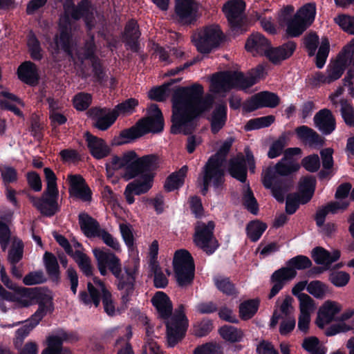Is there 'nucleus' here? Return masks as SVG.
<instances>
[{
	"mask_svg": "<svg viewBox=\"0 0 354 354\" xmlns=\"http://www.w3.org/2000/svg\"><path fill=\"white\" fill-rule=\"evenodd\" d=\"M203 86L194 84L176 89L172 97V127L174 133H188L194 128V119L209 109L212 100L203 98Z\"/></svg>",
	"mask_w": 354,
	"mask_h": 354,
	"instance_id": "f257e3e1",
	"label": "nucleus"
},
{
	"mask_svg": "<svg viewBox=\"0 0 354 354\" xmlns=\"http://www.w3.org/2000/svg\"><path fill=\"white\" fill-rule=\"evenodd\" d=\"M64 15L59 20V37H57L53 43H50L48 50L54 57L61 52L70 55L75 60L74 50H75V41L73 37L72 31L75 28L71 19H77L82 16L85 18L86 26L91 28L93 24L90 22L93 12L88 3L82 1L78 8H75L72 0H66L64 3Z\"/></svg>",
	"mask_w": 354,
	"mask_h": 354,
	"instance_id": "f03ea898",
	"label": "nucleus"
},
{
	"mask_svg": "<svg viewBox=\"0 0 354 354\" xmlns=\"http://www.w3.org/2000/svg\"><path fill=\"white\" fill-rule=\"evenodd\" d=\"M93 252L97 260L100 274L106 275L107 268H109L118 279V288L121 292L123 301H128L129 297L134 290L136 275L139 266L138 259L133 266L127 265L122 270L120 259L113 253L106 252L100 248L93 249Z\"/></svg>",
	"mask_w": 354,
	"mask_h": 354,
	"instance_id": "7ed1b4c3",
	"label": "nucleus"
},
{
	"mask_svg": "<svg viewBox=\"0 0 354 354\" xmlns=\"http://www.w3.org/2000/svg\"><path fill=\"white\" fill-rule=\"evenodd\" d=\"M301 153V149L299 147L286 149L283 158L276 164L275 167L268 168L262 174L264 187L271 190L273 196L278 201H283L284 192L277 186V175L288 176L299 170L300 165L294 156H300Z\"/></svg>",
	"mask_w": 354,
	"mask_h": 354,
	"instance_id": "20e7f679",
	"label": "nucleus"
},
{
	"mask_svg": "<svg viewBox=\"0 0 354 354\" xmlns=\"http://www.w3.org/2000/svg\"><path fill=\"white\" fill-rule=\"evenodd\" d=\"M264 77V68L259 66L248 76L237 71L225 72L214 75L211 80L210 91L216 93H225L232 88H248Z\"/></svg>",
	"mask_w": 354,
	"mask_h": 354,
	"instance_id": "39448f33",
	"label": "nucleus"
},
{
	"mask_svg": "<svg viewBox=\"0 0 354 354\" xmlns=\"http://www.w3.org/2000/svg\"><path fill=\"white\" fill-rule=\"evenodd\" d=\"M348 69V76L354 78V42L347 45L337 57L327 66L325 74L316 73L313 80L316 83L330 84L338 80Z\"/></svg>",
	"mask_w": 354,
	"mask_h": 354,
	"instance_id": "423d86ee",
	"label": "nucleus"
},
{
	"mask_svg": "<svg viewBox=\"0 0 354 354\" xmlns=\"http://www.w3.org/2000/svg\"><path fill=\"white\" fill-rule=\"evenodd\" d=\"M88 292H81L80 294V301L86 305L93 304L98 306L100 299L102 300L104 311L111 316L117 313V309L112 295L104 283L97 277H93L87 283Z\"/></svg>",
	"mask_w": 354,
	"mask_h": 354,
	"instance_id": "0eeeda50",
	"label": "nucleus"
},
{
	"mask_svg": "<svg viewBox=\"0 0 354 354\" xmlns=\"http://www.w3.org/2000/svg\"><path fill=\"white\" fill-rule=\"evenodd\" d=\"M234 138H227L223 144L219 151L210 158L204 168L203 189V192L207 190L209 185L219 186L223 182V162L226 153L230 150Z\"/></svg>",
	"mask_w": 354,
	"mask_h": 354,
	"instance_id": "6e6552de",
	"label": "nucleus"
},
{
	"mask_svg": "<svg viewBox=\"0 0 354 354\" xmlns=\"http://www.w3.org/2000/svg\"><path fill=\"white\" fill-rule=\"evenodd\" d=\"M164 127L162 114L156 104H151L147 109V116L140 120L137 126L122 132L121 136L127 140L136 139L149 132H160Z\"/></svg>",
	"mask_w": 354,
	"mask_h": 354,
	"instance_id": "1a4fd4ad",
	"label": "nucleus"
},
{
	"mask_svg": "<svg viewBox=\"0 0 354 354\" xmlns=\"http://www.w3.org/2000/svg\"><path fill=\"white\" fill-rule=\"evenodd\" d=\"M44 174L47 182V188L44 192L42 198L30 197V199L35 207L41 214L46 216H52L58 210L56 176L50 168H45Z\"/></svg>",
	"mask_w": 354,
	"mask_h": 354,
	"instance_id": "9d476101",
	"label": "nucleus"
},
{
	"mask_svg": "<svg viewBox=\"0 0 354 354\" xmlns=\"http://www.w3.org/2000/svg\"><path fill=\"white\" fill-rule=\"evenodd\" d=\"M173 263L178 285L180 288L191 285L194 277V265L189 252L185 250L176 251Z\"/></svg>",
	"mask_w": 354,
	"mask_h": 354,
	"instance_id": "9b49d317",
	"label": "nucleus"
},
{
	"mask_svg": "<svg viewBox=\"0 0 354 354\" xmlns=\"http://www.w3.org/2000/svg\"><path fill=\"white\" fill-rule=\"evenodd\" d=\"M223 39L222 32L217 26H210L200 30L192 37V41L201 53H208L217 47Z\"/></svg>",
	"mask_w": 354,
	"mask_h": 354,
	"instance_id": "f8f14e48",
	"label": "nucleus"
},
{
	"mask_svg": "<svg viewBox=\"0 0 354 354\" xmlns=\"http://www.w3.org/2000/svg\"><path fill=\"white\" fill-rule=\"evenodd\" d=\"M214 223L198 222L196 226L194 241L195 244L207 254L213 253L218 247L216 240L213 236Z\"/></svg>",
	"mask_w": 354,
	"mask_h": 354,
	"instance_id": "ddd939ff",
	"label": "nucleus"
},
{
	"mask_svg": "<svg viewBox=\"0 0 354 354\" xmlns=\"http://www.w3.org/2000/svg\"><path fill=\"white\" fill-rule=\"evenodd\" d=\"M158 167V158L154 155L145 156L139 158L136 157L126 168L123 178L128 180L140 174H151V171Z\"/></svg>",
	"mask_w": 354,
	"mask_h": 354,
	"instance_id": "4468645a",
	"label": "nucleus"
},
{
	"mask_svg": "<svg viewBox=\"0 0 354 354\" xmlns=\"http://www.w3.org/2000/svg\"><path fill=\"white\" fill-rule=\"evenodd\" d=\"M167 338L169 346H174L185 335L187 328V320L180 312L173 316L167 323Z\"/></svg>",
	"mask_w": 354,
	"mask_h": 354,
	"instance_id": "2eb2a0df",
	"label": "nucleus"
},
{
	"mask_svg": "<svg viewBox=\"0 0 354 354\" xmlns=\"http://www.w3.org/2000/svg\"><path fill=\"white\" fill-rule=\"evenodd\" d=\"M246 163L250 171L254 172V161L253 156L250 151H246L245 156L239 154L236 157L232 158L228 169L231 176L241 182H244L246 179Z\"/></svg>",
	"mask_w": 354,
	"mask_h": 354,
	"instance_id": "dca6fc26",
	"label": "nucleus"
},
{
	"mask_svg": "<svg viewBox=\"0 0 354 354\" xmlns=\"http://www.w3.org/2000/svg\"><path fill=\"white\" fill-rule=\"evenodd\" d=\"M141 176L129 183L124 192L126 201L133 204L135 201L134 194L140 195L147 192L152 187L153 176L152 174H140Z\"/></svg>",
	"mask_w": 354,
	"mask_h": 354,
	"instance_id": "f3484780",
	"label": "nucleus"
},
{
	"mask_svg": "<svg viewBox=\"0 0 354 354\" xmlns=\"http://www.w3.org/2000/svg\"><path fill=\"white\" fill-rule=\"evenodd\" d=\"M342 306L333 300L325 301L319 308L315 319L316 325L324 328L335 320L336 316L342 311Z\"/></svg>",
	"mask_w": 354,
	"mask_h": 354,
	"instance_id": "a211bd4d",
	"label": "nucleus"
},
{
	"mask_svg": "<svg viewBox=\"0 0 354 354\" xmlns=\"http://www.w3.org/2000/svg\"><path fill=\"white\" fill-rule=\"evenodd\" d=\"M280 102L277 95L268 91L260 92L243 104V109L252 111L262 107L274 108Z\"/></svg>",
	"mask_w": 354,
	"mask_h": 354,
	"instance_id": "6ab92c4d",
	"label": "nucleus"
},
{
	"mask_svg": "<svg viewBox=\"0 0 354 354\" xmlns=\"http://www.w3.org/2000/svg\"><path fill=\"white\" fill-rule=\"evenodd\" d=\"M198 5L194 0H176L175 16L184 24H190L198 17Z\"/></svg>",
	"mask_w": 354,
	"mask_h": 354,
	"instance_id": "aec40b11",
	"label": "nucleus"
},
{
	"mask_svg": "<svg viewBox=\"0 0 354 354\" xmlns=\"http://www.w3.org/2000/svg\"><path fill=\"white\" fill-rule=\"evenodd\" d=\"M245 7V4L242 0H230L223 7L229 23L234 30L239 27L242 21V13Z\"/></svg>",
	"mask_w": 354,
	"mask_h": 354,
	"instance_id": "412c9836",
	"label": "nucleus"
},
{
	"mask_svg": "<svg viewBox=\"0 0 354 354\" xmlns=\"http://www.w3.org/2000/svg\"><path fill=\"white\" fill-rule=\"evenodd\" d=\"M71 196L84 201H88L91 198V192L80 176H68Z\"/></svg>",
	"mask_w": 354,
	"mask_h": 354,
	"instance_id": "4be33fe9",
	"label": "nucleus"
},
{
	"mask_svg": "<svg viewBox=\"0 0 354 354\" xmlns=\"http://www.w3.org/2000/svg\"><path fill=\"white\" fill-rule=\"evenodd\" d=\"M88 147L92 156L97 159H102L110 153V148L105 142L89 133H85Z\"/></svg>",
	"mask_w": 354,
	"mask_h": 354,
	"instance_id": "5701e85b",
	"label": "nucleus"
},
{
	"mask_svg": "<svg viewBox=\"0 0 354 354\" xmlns=\"http://www.w3.org/2000/svg\"><path fill=\"white\" fill-rule=\"evenodd\" d=\"M151 302L158 315L164 318H168L172 313L173 306L169 297L162 291L156 292L151 298Z\"/></svg>",
	"mask_w": 354,
	"mask_h": 354,
	"instance_id": "b1692460",
	"label": "nucleus"
},
{
	"mask_svg": "<svg viewBox=\"0 0 354 354\" xmlns=\"http://www.w3.org/2000/svg\"><path fill=\"white\" fill-rule=\"evenodd\" d=\"M269 46L268 41L259 33L252 34L245 43V49L253 55H266Z\"/></svg>",
	"mask_w": 354,
	"mask_h": 354,
	"instance_id": "393cba45",
	"label": "nucleus"
},
{
	"mask_svg": "<svg viewBox=\"0 0 354 354\" xmlns=\"http://www.w3.org/2000/svg\"><path fill=\"white\" fill-rule=\"evenodd\" d=\"M314 122L316 127L322 133L329 134L335 129V120L328 109L319 111L314 117Z\"/></svg>",
	"mask_w": 354,
	"mask_h": 354,
	"instance_id": "a878e982",
	"label": "nucleus"
},
{
	"mask_svg": "<svg viewBox=\"0 0 354 354\" xmlns=\"http://www.w3.org/2000/svg\"><path fill=\"white\" fill-rule=\"evenodd\" d=\"M296 45L294 42H288L277 48L269 46L266 57L273 63H279L290 57L295 51Z\"/></svg>",
	"mask_w": 354,
	"mask_h": 354,
	"instance_id": "bb28decb",
	"label": "nucleus"
},
{
	"mask_svg": "<svg viewBox=\"0 0 354 354\" xmlns=\"http://www.w3.org/2000/svg\"><path fill=\"white\" fill-rule=\"evenodd\" d=\"M37 293L36 300L38 301L39 307L32 318V320H36V324L39 322L48 312H50L53 310V296L51 292L49 291H37Z\"/></svg>",
	"mask_w": 354,
	"mask_h": 354,
	"instance_id": "cd10ccee",
	"label": "nucleus"
},
{
	"mask_svg": "<svg viewBox=\"0 0 354 354\" xmlns=\"http://www.w3.org/2000/svg\"><path fill=\"white\" fill-rule=\"evenodd\" d=\"M313 258L315 261L321 265L328 266L337 261L340 256L338 250H333L328 252L322 248H316L313 250Z\"/></svg>",
	"mask_w": 354,
	"mask_h": 354,
	"instance_id": "c85d7f7f",
	"label": "nucleus"
},
{
	"mask_svg": "<svg viewBox=\"0 0 354 354\" xmlns=\"http://www.w3.org/2000/svg\"><path fill=\"white\" fill-rule=\"evenodd\" d=\"M79 218L80 227L84 234L88 237L97 236L101 229L96 221L86 214H81Z\"/></svg>",
	"mask_w": 354,
	"mask_h": 354,
	"instance_id": "c756f323",
	"label": "nucleus"
},
{
	"mask_svg": "<svg viewBox=\"0 0 354 354\" xmlns=\"http://www.w3.org/2000/svg\"><path fill=\"white\" fill-rule=\"evenodd\" d=\"M18 76L21 81L27 84H34L37 80L35 65L30 62L24 63L18 68Z\"/></svg>",
	"mask_w": 354,
	"mask_h": 354,
	"instance_id": "7c9ffc66",
	"label": "nucleus"
},
{
	"mask_svg": "<svg viewBox=\"0 0 354 354\" xmlns=\"http://www.w3.org/2000/svg\"><path fill=\"white\" fill-rule=\"evenodd\" d=\"M119 230L122 239L128 250L138 254V251L136 246L134 232L132 226L127 223H120L119 224Z\"/></svg>",
	"mask_w": 354,
	"mask_h": 354,
	"instance_id": "2f4dec72",
	"label": "nucleus"
},
{
	"mask_svg": "<svg viewBox=\"0 0 354 354\" xmlns=\"http://www.w3.org/2000/svg\"><path fill=\"white\" fill-rule=\"evenodd\" d=\"M187 171V167L184 166L177 172L171 174L165 181V189L168 192H171L181 187L184 183Z\"/></svg>",
	"mask_w": 354,
	"mask_h": 354,
	"instance_id": "473e14b6",
	"label": "nucleus"
},
{
	"mask_svg": "<svg viewBox=\"0 0 354 354\" xmlns=\"http://www.w3.org/2000/svg\"><path fill=\"white\" fill-rule=\"evenodd\" d=\"M226 106L224 104L217 106L211 117V127L214 133L218 132L224 126L226 121Z\"/></svg>",
	"mask_w": 354,
	"mask_h": 354,
	"instance_id": "72a5a7b5",
	"label": "nucleus"
},
{
	"mask_svg": "<svg viewBox=\"0 0 354 354\" xmlns=\"http://www.w3.org/2000/svg\"><path fill=\"white\" fill-rule=\"evenodd\" d=\"M140 36L136 21L131 20L125 27L124 38L129 47L136 50L137 49V39Z\"/></svg>",
	"mask_w": 354,
	"mask_h": 354,
	"instance_id": "f704fd0d",
	"label": "nucleus"
},
{
	"mask_svg": "<svg viewBox=\"0 0 354 354\" xmlns=\"http://www.w3.org/2000/svg\"><path fill=\"white\" fill-rule=\"evenodd\" d=\"M315 186V180L313 177H305L301 180L299 192L302 196L301 202L307 203L312 197Z\"/></svg>",
	"mask_w": 354,
	"mask_h": 354,
	"instance_id": "c9c22d12",
	"label": "nucleus"
},
{
	"mask_svg": "<svg viewBox=\"0 0 354 354\" xmlns=\"http://www.w3.org/2000/svg\"><path fill=\"white\" fill-rule=\"evenodd\" d=\"M136 157L134 151L127 153L123 158L113 156L110 162L106 163V170L108 176L110 177L113 174L111 170H117L124 167L129 160H133Z\"/></svg>",
	"mask_w": 354,
	"mask_h": 354,
	"instance_id": "e433bc0d",
	"label": "nucleus"
},
{
	"mask_svg": "<svg viewBox=\"0 0 354 354\" xmlns=\"http://www.w3.org/2000/svg\"><path fill=\"white\" fill-rule=\"evenodd\" d=\"M259 305V300L258 299L243 302L239 306L240 317L244 320L250 319L257 312Z\"/></svg>",
	"mask_w": 354,
	"mask_h": 354,
	"instance_id": "4c0bfd02",
	"label": "nucleus"
},
{
	"mask_svg": "<svg viewBox=\"0 0 354 354\" xmlns=\"http://www.w3.org/2000/svg\"><path fill=\"white\" fill-rule=\"evenodd\" d=\"M218 333L223 339L230 342H239L243 337L241 330L232 326L225 325L221 327Z\"/></svg>",
	"mask_w": 354,
	"mask_h": 354,
	"instance_id": "58836bf2",
	"label": "nucleus"
},
{
	"mask_svg": "<svg viewBox=\"0 0 354 354\" xmlns=\"http://www.w3.org/2000/svg\"><path fill=\"white\" fill-rule=\"evenodd\" d=\"M308 27L297 15L289 20L287 23L286 33L290 37H297L300 35Z\"/></svg>",
	"mask_w": 354,
	"mask_h": 354,
	"instance_id": "ea45409f",
	"label": "nucleus"
},
{
	"mask_svg": "<svg viewBox=\"0 0 354 354\" xmlns=\"http://www.w3.org/2000/svg\"><path fill=\"white\" fill-rule=\"evenodd\" d=\"M138 104V102L136 100L131 98L118 104L112 113L116 118L120 116L125 117L131 114Z\"/></svg>",
	"mask_w": 354,
	"mask_h": 354,
	"instance_id": "a19ab883",
	"label": "nucleus"
},
{
	"mask_svg": "<svg viewBox=\"0 0 354 354\" xmlns=\"http://www.w3.org/2000/svg\"><path fill=\"white\" fill-rule=\"evenodd\" d=\"M316 8L314 3H307L301 7L295 14L306 26H309L314 21Z\"/></svg>",
	"mask_w": 354,
	"mask_h": 354,
	"instance_id": "79ce46f5",
	"label": "nucleus"
},
{
	"mask_svg": "<svg viewBox=\"0 0 354 354\" xmlns=\"http://www.w3.org/2000/svg\"><path fill=\"white\" fill-rule=\"evenodd\" d=\"M24 245L17 238H13L8 259L11 264H16L23 257Z\"/></svg>",
	"mask_w": 354,
	"mask_h": 354,
	"instance_id": "37998d69",
	"label": "nucleus"
},
{
	"mask_svg": "<svg viewBox=\"0 0 354 354\" xmlns=\"http://www.w3.org/2000/svg\"><path fill=\"white\" fill-rule=\"evenodd\" d=\"M307 291L317 299H324L328 293V287L319 281H313L307 286Z\"/></svg>",
	"mask_w": 354,
	"mask_h": 354,
	"instance_id": "c03bdc74",
	"label": "nucleus"
},
{
	"mask_svg": "<svg viewBox=\"0 0 354 354\" xmlns=\"http://www.w3.org/2000/svg\"><path fill=\"white\" fill-rule=\"evenodd\" d=\"M296 274V270L288 266L275 271L272 275V281L281 282L284 285L286 281L294 279Z\"/></svg>",
	"mask_w": 354,
	"mask_h": 354,
	"instance_id": "a18cd8bd",
	"label": "nucleus"
},
{
	"mask_svg": "<svg viewBox=\"0 0 354 354\" xmlns=\"http://www.w3.org/2000/svg\"><path fill=\"white\" fill-rule=\"evenodd\" d=\"M62 339L58 336H51L48 338V346L41 354H71L68 351H61Z\"/></svg>",
	"mask_w": 354,
	"mask_h": 354,
	"instance_id": "49530a36",
	"label": "nucleus"
},
{
	"mask_svg": "<svg viewBox=\"0 0 354 354\" xmlns=\"http://www.w3.org/2000/svg\"><path fill=\"white\" fill-rule=\"evenodd\" d=\"M267 228L266 223L259 221L250 222L247 226V234L252 241H257Z\"/></svg>",
	"mask_w": 354,
	"mask_h": 354,
	"instance_id": "de8ad7c7",
	"label": "nucleus"
},
{
	"mask_svg": "<svg viewBox=\"0 0 354 354\" xmlns=\"http://www.w3.org/2000/svg\"><path fill=\"white\" fill-rule=\"evenodd\" d=\"M274 121V117L267 115L250 120L245 126L247 131L259 129L270 126Z\"/></svg>",
	"mask_w": 354,
	"mask_h": 354,
	"instance_id": "09e8293b",
	"label": "nucleus"
},
{
	"mask_svg": "<svg viewBox=\"0 0 354 354\" xmlns=\"http://www.w3.org/2000/svg\"><path fill=\"white\" fill-rule=\"evenodd\" d=\"M299 314L311 315L316 308L315 301L308 295H299Z\"/></svg>",
	"mask_w": 354,
	"mask_h": 354,
	"instance_id": "8fccbe9b",
	"label": "nucleus"
},
{
	"mask_svg": "<svg viewBox=\"0 0 354 354\" xmlns=\"http://www.w3.org/2000/svg\"><path fill=\"white\" fill-rule=\"evenodd\" d=\"M303 348L310 354H325V348L319 344V340L315 337H310L304 339Z\"/></svg>",
	"mask_w": 354,
	"mask_h": 354,
	"instance_id": "3c124183",
	"label": "nucleus"
},
{
	"mask_svg": "<svg viewBox=\"0 0 354 354\" xmlns=\"http://www.w3.org/2000/svg\"><path fill=\"white\" fill-rule=\"evenodd\" d=\"M77 263L82 272L87 276L92 274V268L88 257L80 251H76L71 255Z\"/></svg>",
	"mask_w": 354,
	"mask_h": 354,
	"instance_id": "603ef678",
	"label": "nucleus"
},
{
	"mask_svg": "<svg viewBox=\"0 0 354 354\" xmlns=\"http://www.w3.org/2000/svg\"><path fill=\"white\" fill-rule=\"evenodd\" d=\"M340 112L346 125L354 126V109L345 100L340 101Z\"/></svg>",
	"mask_w": 354,
	"mask_h": 354,
	"instance_id": "864d4df0",
	"label": "nucleus"
},
{
	"mask_svg": "<svg viewBox=\"0 0 354 354\" xmlns=\"http://www.w3.org/2000/svg\"><path fill=\"white\" fill-rule=\"evenodd\" d=\"M243 204L252 214H256L258 210L257 202L250 187L246 185L243 188Z\"/></svg>",
	"mask_w": 354,
	"mask_h": 354,
	"instance_id": "5fc2aeb1",
	"label": "nucleus"
},
{
	"mask_svg": "<svg viewBox=\"0 0 354 354\" xmlns=\"http://www.w3.org/2000/svg\"><path fill=\"white\" fill-rule=\"evenodd\" d=\"M214 283L216 288L226 295H233L236 293V289L234 285L227 277L217 276L214 278Z\"/></svg>",
	"mask_w": 354,
	"mask_h": 354,
	"instance_id": "6e6d98bb",
	"label": "nucleus"
},
{
	"mask_svg": "<svg viewBox=\"0 0 354 354\" xmlns=\"http://www.w3.org/2000/svg\"><path fill=\"white\" fill-rule=\"evenodd\" d=\"M3 97H4L3 100H1V104L5 108H7L12 111H13L16 115H21V112L19 110L18 108H17L15 105L10 104V102H15L17 104L24 106V104L22 102L17 98L16 96L12 95V93H8V92H3L2 93Z\"/></svg>",
	"mask_w": 354,
	"mask_h": 354,
	"instance_id": "4d7b16f0",
	"label": "nucleus"
},
{
	"mask_svg": "<svg viewBox=\"0 0 354 354\" xmlns=\"http://www.w3.org/2000/svg\"><path fill=\"white\" fill-rule=\"evenodd\" d=\"M329 53V41L328 39L323 38L321 46L316 57V65L321 68L325 64Z\"/></svg>",
	"mask_w": 354,
	"mask_h": 354,
	"instance_id": "13d9d810",
	"label": "nucleus"
},
{
	"mask_svg": "<svg viewBox=\"0 0 354 354\" xmlns=\"http://www.w3.org/2000/svg\"><path fill=\"white\" fill-rule=\"evenodd\" d=\"M97 236L100 237L107 246L111 248L117 252H120L121 250V245L118 240L104 230H100Z\"/></svg>",
	"mask_w": 354,
	"mask_h": 354,
	"instance_id": "bf43d9fd",
	"label": "nucleus"
},
{
	"mask_svg": "<svg viewBox=\"0 0 354 354\" xmlns=\"http://www.w3.org/2000/svg\"><path fill=\"white\" fill-rule=\"evenodd\" d=\"M44 261L48 274L57 278L59 274V266L56 258L52 254L46 252Z\"/></svg>",
	"mask_w": 354,
	"mask_h": 354,
	"instance_id": "052dcab7",
	"label": "nucleus"
},
{
	"mask_svg": "<svg viewBox=\"0 0 354 354\" xmlns=\"http://www.w3.org/2000/svg\"><path fill=\"white\" fill-rule=\"evenodd\" d=\"M0 172L5 184L13 183L17 180V172L15 168L4 165L0 167Z\"/></svg>",
	"mask_w": 354,
	"mask_h": 354,
	"instance_id": "680f3d73",
	"label": "nucleus"
},
{
	"mask_svg": "<svg viewBox=\"0 0 354 354\" xmlns=\"http://www.w3.org/2000/svg\"><path fill=\"white\" fill-rule=\"evenodd\" d=\"M91 102V96L88 93H79L73 98V105L77 110L86 109Z\"/></svg>",
	"mask_w": 354,
	"mask_h": 354,
	"instance_id": "e2e57ef3",
	"label": "nucleus"
},
{
	"mask_svg": "<svg viewBox=\"0 0 354 354\" xmlns=\"http://www.w3.org/2000/svg\"><path fill=\"white\" fill-rule=\"evenodd\" d=\"M303 167L308 171L314 172L319 169L320 167V160L318 155L312 154L305 157L302 160Z\"/></svg>",
	"mask_w": 354,
	"mask_h": 354,
	"instance_id": "0e129e2a",
	"label": "nucleus"
},
{
	"mask_svg": "<svg viewBox=\"0 0 354 354\" xmlns=\"http://www.w3.org/2000/svg\"><path fill=\"white\" fill-rule=\"evenodd\" d=\"M28 46L31 57L35 59H40L42 57L41 49L39 41L34 35H30Z\"/></svg>",
	"mask_w": 354,
	"mask_h": 354,
	"instance_id": "69168bd1",
	"label": "nucleus"
},
{
	"mask_svg": "<svg viewBox=\"0 0 354 354\" xmlns=\"http://www.w3.org/2000/svg\"><path fill=\"white\" fill-rule=\"evenodd\" d=\"M287 145L286 138L281 137L276 140L270 147L268 156L270 158L278 157L281 153L284 147Z\"/></svg>",
	"mask_w": 354,
	"mask_h": 354,
	"instance_id": "338daca9",
	"label": "nucleus"
},
{
	"mask_svg": "<svg viewBox=\"0 0 354 354\" xmlns=\"http://www.w3.org/2000/svg\"><path fill=\"white\" fill-rule=\"evenodd\" d=\"M194 354H222V351L220 345L209 343L197 347Z\"/></svg>",
	"mask_w": 354,
	"mask_h": 354,
	"instance_id": "774afa93",
	"label": "nucleus"
}]
</instances>
